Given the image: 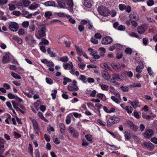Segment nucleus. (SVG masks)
<instances>
[{
  "mask_svg": "<svg viewBox=\"0 0 157 157\" xmlns=\"http://www.w3.org/2000/svg\"><path fill=\"white\" fill-rule=\"evenodd\" d=\"M125 127H128L133 131H136L138 129L137 127L132 121H127L123 124Z\"/></svg>",
  "mask_w": 157,
  "mask_h": 157,
  "instance_id": "f257e3e1",
  "label": "nucleus"
},
{
  "mask_svg": "<svg viewBox=\"0 0 157 157\" xmlns=\"http://www.w3.org/2000/svg\"><path fill=\"white\" fill-rule=\"evenodd\" d=\"M98 10L99 13L104 16H107L109 14V10L105 7L100 6L98 7Z\"/></svg>",
  "mask_w": 157,
  "mask_h": 157,
  "instance_id": "f03ea898",
  "label": "nucleus"
},
{
  "mask_svg": "<svg viewBox=\"0 0 157 157\" xmlns=\"http://www.w3.org/2000/svg\"><path fill=\"white\" fill-rule=\"evenodd\" d=\"M47 29L45 26L41 25L39 27L38 31L39 36L41 37H44L46 35V32Z\"/></svg>",
  "mask_w": 157,
  "mask_h": 157,
  "instance_id": "7ed1b4c3",
  "label": "nucleus"
},
{
  "mask_svg": "<svg viewBox=\"0 0 157 157\" xmlns=\"http://www.w3.org/2000/svg\"><path fill=\"white\" fill-rule=\"evenodd\" d=\"M69 132L74 137L77 138L79 136L78 132L73 127H69L68 129Z\"/></svg>",
  "mask_w": 157,
  "mask_h": 157,
  "instance_id": "20e7f679",
  "label": "nucleus"
},
{
  "mask_svg": "<svg viewBox=\"0 0 157 157\" xmlns=\"http://www.w3.org/2000/svg\"><path fill=\"white\" fill-rule=\"evenodd\" d=\"M18 24L15 22H12L10 24L9 28L11 31L13 32H16L18 28Z\"/></svg>",
  "mask_w": 157,
  "mask_h": 157,
  "instance_id": "39448f33",
  "label": "nucleus"
},
{
  "mask_svg": "<svg viewBox=\"0 0 157 157\" xmlns=\"http://www.w3.org/2000/svg\"><path fill=\"white\" fill-rule=\"evenodd\" d=\"M112 41V38L110 36H107L102 39L101 43L103 44H110Z\"/></svg>",
  "mask_w": 157,
  "mask_h": 157,
  "instance_id": "423d86ee",
  "label": "nucleus"
},
{
  "mask_svg": "<svg viewBox=\"0 0 157 157\" xmlns=\"http://www.w3.org/2000/svg\"><path fill=\"white\" fill-rule=\"evenodd\" d=\"M142 145L144 147L147 148L149 151H152L154 148V145L151 143L144 142L142 143Z\"/></svg>",
  "mask_w": 157,
  "mask_h": 157,
  "instance_id": "0eeeda50",
  "label": "nucleus"
},
{
  "mask_svg": "<svg viewBox=\"0 0 157 157\" xmlns=\"http://www.w3.org/2000/svg\"><path fill=\"white\" fill-rule=\"evenodd\" d=\"M115 117H111L108 120L107 126L108 127H109L113 124L117 122V121L115 120Z\"/></svg>",
  "mask_w": 157,
  "mask_h": 157,
  "instance_id": "6e6552de",
  "label": "nucleus"
},
{
  "mask_svg": "<svg viewBox=\"0 0 157 157\" xmlns=\"http://www.w3.org/2000/svg\"><path fill=\"white\" fill-rule=\"evenodd\" d=\"M88 50L90 51V54L93 56L94 58L95 59H98L100 58V56L97 54V51H94L93 49L89 48Z\"/></svg>",
  "mask_w": 157,
  "mask_h": 157,
  "instance_id": "1a4fd4ad",
  "label": "nucleus"
},
{
  "mask_svg": "<svg viewBox=\"0 0 157 157\" xmlns=\"http://www.w3.org/2000/svg\"><path fill=\"white\" fill-rule=\"evenodd\" d=\"M147 27L145 25H143L139 26L137 29L138 32L140 34L143 33L147 30Z\"/></svg>",
  "mask_w": 157,
  "mask_h": 157,
  "instance_id": "9d476101",
  "label": "nucleus"
},
{
  "mask_svg": "<svg viewBox=\"0 0 157 157\" xmlns=\"http://www.w3.org/2000/svg\"><path fill=\"white\" fill-rule=\"evenodd\" d=\"M25 40L28 42L29 44L31 45L33 43L36 44V41L33 39V37L32 36L30 35H28L25 38Z\"/></svg>",
  "mask_w": 157,
  "mask_h": 157,
  "instance_id": "9b49d317",
  "label": "nucleus"
},
{
  "mask_svg": "<svg viewBox=\"0 0 157 157\" xmlns=\"http://www.w3.org/2000/svg\"><path fill=\"white\" fill-rule=\"evenodd\" d=\"M153 133V130L151 129H147L144 133V137L146 138H149L152 136Z\"/></svg>",
  "mask_w": 157,
  "mask_h": 157,
  "instance_id": "f8f14e48",
  "label": "nucleus"
},
{
  "mask_svg": "<svg viewBox=\"0 0 157 157\" xmlns=\"http://www.w3.org/2000/svg\"><path fill=\"white\" fill-rule=\"evenodd\" d=\"M110 92L112 94L116 95L117 97L120 98V94L117 91H115L114 88L112 86H110L109 87Z\"/></svg>",
  "mask_w": 157,
  "mask_h": 157,
  "instance_id": "ddd939ff",
  "label": "nucleus"
},
{
  "mask_svg": "<svg viewBox=\"0 0 157 157\" xmlns=\"http://www.w3.org/2000/svg\"><path fill=\"white\" fill-rule=\"evenodd\" d=\"M43 4L46 6L55 7L56 5L55 2L53 1H49L43 3Z\"/></svg>",
  "mask_w": 157,
  "mask_h": 157,
  "instance_id": "4468645a",
  "label": "nucleus"
},
{
  "mask_svg": "<svg viewBox=\"0 0 157 157\" xmlns=\"http://www.w3.org/2000/svg\"><path fill=\"white\" fill-rule=\"evenodd\" d=\"M67 89L68 90L72 91H77L78 89L76 84H73L72 86H68Z\"/></svg>",
  "mask_w": 157,
  "mask_h": 157,
  "instance_id": "2eb2a0df",
  "label": "nucleus"
},
{
  "mask_svg": "<svg viewBox=\"0 0 157 157\" xmlns=\"http://www.w3.org/2000/svg\"><path fill=\"white\" fill-rule=\"evenodd\" d=\"M111 66L115 70L119 71L120 70V67L119 63H113L111 64Z\"/></svg>",
  "mask_w": 157,
  "mask_h": 157,
  "instance_id": "dca6fc26",
  "label": "nucleus"
},
{
  "mask_svg": "<svg viewBox=\"0 0 157 157\" xmlns=\"http://www.w3.org/2000/svg\"><path fill=\"white\" fill-rule=\"evenodd\" d=\"M101 74L104 78L106 80H108L110 76L108 72L105 70H103L101 71Z\"/></svg>",
  "mask_w": 157,
  "mask_h": 157,
  "instance_id": "f3484780",
  "label": "nucleus"
},
{
  "mask_svg": "<svg viewBox=\"0 0 157 157\" xmlns=\"http://www.w3.org/2000/svg\"><path fill=\"white\" fill-rule=\"evenodd\" d=\"M56 1L60 8H65L66 5L65 3L63 2V0H57Z\"/></svg>",
  "mask_w": 157,
  "mask_h": 157,
  "instance_id": "a211bd4d",
  "label": "nucleus"
},
{
  "mask_svg": "<svg viewBox=\"0 0 157 157\" xmlns=\"http://www.w3.org/2000/svg\"><path fill=\"white\" fill-rule=\"evenodd\" d=\"M116 98L114 96H112L111 97V99L116 103L117 104H120L121 103V96H120V98Z\"/></svg>",
  "mask_w": 157,
  "mask_h": 157,
  "instance_id": "6ab92c4d",
  "label": "nucleus"
},
{
  "mask_svg": "<svg viewBox=\"0 0 157 157\" xmlns=\"http://www.w3.org/2000/svg\"><path fill=\"white\" fill-rule=\"evenodd\" d=\"M10 61V57L9 56L6 55L3 57L2 61L3 63H9Z\"/></svg>",
  "mask_w": 157,
  "mask_h": 157,
  "instance_id": "aec40b11",
  "label": "nucleus"
},
{
  "mask_svg": "<svg viewBox=\"0 0 157 157\" xmlns=\"http://www.w3.org/2000/svg\"><path fill=\"white\" fill-rule=\"evenodd\" d=\"M83 5L85 6L88 8H90L92 6L90 1L88 0H84Z\"/></svg>",
  "mask_w": 157,
  "mask_h": 157,
  "instance_id": "412c9836",
  "label": "nucleus"
},
{
  "mask_svg": "<svg viewBox=\"0 0 157 157\" xmlns=\"http://www.w3.org/2000/svg\"><path fill=\"white\" fill-rule=\"evenodd\" d=\"M130 20L131 21L132 20L137 21L138 19V17H136L134 13H131L129 15Z\"/></svg>",
  "mask_w": 157,
  "mask_h": 157,
  "instance_id": "4be33fe9",
  "label": "nucleus"
},
{
  "mask_svg": "<svg viewBox=\"0 0 157 157\" xmlns=\"http://www.w3.org/2000/svg\"><path fill=\"white\" fill-rule=\"evenodd\" d=\"M122 76V75H119L117 74H114L112 76L116 80L119 81V80H122V78L121 76Z\"/></svg>",
  "mask_w": 157,
  "mask_h": 157,
  "instance_id": "5701e85b",
  "label": "nucleus"
},
{
  "mask_svg": "<svg viewBox=\"0 0 157 157\" xmlns=\"http://www.w3.org/2000/svg\"><path fill=\"white\" fill-rule=\"evenodd\" d=\"M40 5L36 3L35 2L33 3L29 7V9L33 10L39 6Z\"/></svg>",
  "mask_w": 157,
  "mask_h": 157,
  "instance_id": "b1692460",
  "label": "nucleus"
},
{
  "mask_svg": "<svg viewBox=\"0 0 157 157\" xmlns=\"http://www.w3.org/2000/svg\"><path fill=\"white\" fill-rule=\"evenodd\" d=\"M22 13L23 15L27 18H30L32 16V14H29V12L26 11H23Z\"/></svg>",
  "mask_w": 157,
  "mask_h": 157,
  "instance_id": "393cba45",
  "label": "nucleus"
},
{
  "mask_svg": "<svg viewBox=\"0 0 157 157\" xmlns=\"http://www.w3.org/2000/svg\"><path fill=\"white\" fill-rule=\"evenodd\" d=\"M75 47L78 54L79 56H81L83 53L82 49L78 46H77L76 45H75Z\"/></svg>",
  "mask_w": 157,
  "mask_h": 157,
  "instance_id": "a878e982",
  "label": "nucleus"
},
{
  "mask_svg": "<svg viewBox=\"0 0 157 157\" xmlns=\"http://www.w3.org/2000/svg\"><path fill=\"white\" fill-rule=\"evenodd\" d=\"M59 127L60 128V132L61 133L64 134H65V127L64 124L63 123L60 124L59 125Z\"/></svg>",
  "mask_w": 157,
  "mask_h": 157,
  "instance_id": "bb28decb",
  "label": "nucleus"
},
{
  "mask_svg": "<svg viewBox=\"0 0 157 157\" xmlns=\"http://www.w3.org/2000/svg\"><path fill=\"white\" fill-rule=\"evenodd\" d=\"M10 73L11 75L13 78L18 79H20L21 78V76L17 73H15L13 71H11Z\"/></svg>",
  "mask_w": 157,
  "mask_h": 157,
  "instance_id": "cd10ccee",
  "label": "nucleus"
},
{
  "mask_svg": "<svg viewBox=\"0 0 157 157\" xmlns=\"http://www.w3.org/2000/svg\"><path fill=\"white\" fill-rule=\"evenodd\" d=\"M79 79L80 80L82 81L84 83H86L87 82L86 78L84 75H80L79 77Z\"/></svg>",
  "mask_w": 157,
  "mask_h": 157,
  "instance_id": "c85d7f7f",
  "label": "nucleus"
},
{
  "mask_svg": "<svg viewBox=\"0 0 157 157\" xmlns=\"http://www.w3.org/2000/svg\"><path fill=\"white\" fill-rule=\"evenodd\" d=\"M130 102L134 108H136L137 106H138L139 102L138 101H135L133 102L130 101Z\"/></svg>",
  "mask_w": 157,
  "mask_h": 157,
  "instance_id": "c756f323",
  "label": "nucleus"
},
{
  "mask_svg": "<svg viewBox=\"0 0 157 157\" xmlns=\"http://www.w3.org/2000/svg\"><path fill=\"white\" fill-rule=\"evenodd\" d=\"M38 116L43 120L45 122H48V121L43 116L42 113L40 112H39L38 113Z\"/></svg>",
  "mask_w": 157,
  "mask_h": 157,
  "instance_id": "7c9ffc66",
  "label": "nucleus"
},
{
  "mask_svg": "<svg viewBox=\"0 0 157 157\" xmlns=\"http://www.w3.org/2000/svg\"><path fill=\"white\" fill-rule=\"evenodd\" d=\"M118 46L119 47H122V46L120 44H115L112 46H111L109 47V50L110 51H112L114 50L116 47H117V46Z\"/></svg>",
  "mask_w": 157,
  "mask_h": 157,
  "instance_id": "2f4dec72",
  "label": "nucleus"
},
{
  "mask_svg": "<svg viewBox=\"0 0 157 157\" xmlns=\"http://www.w3.org/2000/svg\"><path fill=\"white\" fill-rule=\"evenodd\" d=\"M64 81L63 82V83L64 85H66L67 82H71L72 80L71 79L67 78V77H65L63 78Z\"/></svg>",
  "mask_w": 157,
  "mask_h": 157,
  "instance_id": "473e14b6",
  "label": "nucleus"
},
{
  "mask_svg": "<svg viewBox=\"0 0 157 157\" xmlns=\"http://www.w3.org/2000/svg\"><path fill=\"white\" fill-rule=\"evenodd\" d=\"M102 68L108 71L110 69V67L106 63H104L101 65Z\"/></svg>",
  "mask_w": 157,
  "mask_h": 157,
  "instance_id": "72a5a7b5",
  "label": "nucleus"
},
{
  "mask_svg": "<svg viewBox=\"0 0 157 157\" xmlns=\"http://www.w3.org/2000/svg\"><path fill=\"white\" fill-rule=\"evenodd\" d=\"M22 2L23 5L26 7L28 6L30 4V2L29 0H22Z\"/></svg>",
  "mask_w": 157,
  "mask_h": 157,
  "instance_id": "f704fd0d",
  "label": "nucleus"
},
{
  "mask_svg": "<svg viewBox=\"0 0 157 157\" xmlns=\"http://www.w3.org/2000/svg\"><path fill=\"white\" fill-rule=\"evenodd\" d=\"M59 60L60 61L63 62H66L68 61L69 59L67 56H65L60 58Z\"/></svg>",
  "mask_w": 157,
  "mask_h": 157,
  "instance_id": "c9c22d12",
  "label": "nucleus"
},
{
  "mask_svg": "<svg viewBox=\"0 0 157 157\" xmlns=\"http://www.w3.org/2000/svg\"><path fill=\"white\" fill-rule=\"evenodd\" d=\"M33 127L34 129L37 130L38 129H39L38 125L37 123L36 120H34V122L33 121Z\"/></svg>",
  "mask_w": 157,
  "mask_h": 157,
  "instance_id": "e433bc0d",
  "label": "nucleus"
},
{
  "mask_svg": "<svg viewBox=\"0 0 157 157\" xmlns=\"http://www.w3.org/2000/svg\"><path fill=\"white\" fill-rule=\"evenodd\" d=\"M67 5L71 7H73V2L72 0H67Z\"/></svg>",
  "mask_w": 157,
  "mask_h": 157,
  "instance_id": "4c0bfd02",
  "label": "nucleus"
},
{
  "mask_svg": "<svg viewBox=\"0 0 157 157\" xmlns=\"http://www.w3.org/2000/svg\"><path fill=\"white\" fill-rule=\"evenodd\" d=\"M29 25V22L28 21H24L22 24V25L25 28H27Z\"/></svg>",
  "mask_w": 157,
  "mask_h": 157,
  "instance_id": "58836bf2",
  "label": "nucleus"
},
{
  "mask_svg": "<svg viewBox=\"0 0 157 157\" xmlns=\"http://www.w3.org/2000/svg\"><path fill=\"white\" fill-rule=\"evenodd\" d=\"M126 8V6L124 4H120L119 5V8L121 10H125Z\"/></svg>",
  "mask_w": 157,
  "mask_h": 157,
  "instance_id": "ea45409f",
  "label": "nucleus"
},
{
  "mask_svg": "<svg viewBox=\"0 0 157 157\" xmlns=\"http://www.w3.org/2000/svg\"><path fill=\"white\" fill-rule=\"evenodd\" d=\"M125 53L127 54L130 55L132 52V50L130 48H127L124 50Z\"/></svg>",
  "mask_w": 157,
  "mask_h": 157,
  "instance_id": "a19ab883",
  "label": "nucleus"
},
{
  "mask_svg": "<svg viewBox=\"0 0 157 157\" xmlns=\"http://www.w3.org/2000/svg\"><path fill=\"white\" fill-rule=\"evenodd\" d=\"M124 74H125V75H127L128 77H130V78L132 77L133 76V73L131 71H125L124 72Z\"/></svg>",
  "mask_w": 157,
  "mask_h": 157,
  "instance_id": "79ce46f5",
  "label": "nucleus"
},
{
  "mask_svg": "<svg viewBox=\"0 0 157 157\" xmlns=\"http://www.w3.org/2000/svg\"><path fill=\"white\" fill-rule=\"evenodd\" d=\"M29 152L31 154L32 157L33 156V149L32 146L30 144H29Z\"/></svg>",
  "mask_w": 157,
  "mask_h": 157,
  "instance_id": "37998d69",
  "label": "nucleus"
},
{
  "mask_svg": "<svg viewBox=\"0 0 157 157\" xmlns=\"http://www.w3.org/2000/svg\"><path fill=\"white\" fill-rule=\"evenodd\" d=\"M126 110L127 113H131L132 111V109L131 106H127L126 108Z\"/></svg>",
  "mask_w": 157,
  "mask_h": 157,
  "instance_id": "c03bdc74",
  "label": "nucleus"
},
{
  "mask_svg": "<svg viewBox=\"0 0 157 157\" xmlns=\"http://www.w3.org/2000/svg\"><path fill=\"white\" fill-rule=\"evenodd\" d=\"M90 41L92 43L94 44H97L98 43V40L95 39L93 37H92L91 38Z\"/></svg>",
  "mask_w": 157,
  "mask_h": 157,
  "instance_id": "a18cd8bd",
  "label": "nucleus"
},
{
  "mask_svg": "<svg viewBox=\"0 0 157 157\" xmlns=\"http://www.w3.org/2000/svg\"><path fill=\"white\" fill-rule=\"evenodd\" d=\"M57 93V91L56 90H53V93L51 94V95L52 96V98L53 99H55L56 98V95Z\"/></svg>",
  "mask_w": 157,
  "mask_h": 157,
  "instance_id": "49530a36",
  "label": "nucleus"
},
{
  "mask_svg": "<svg viewBox=\"0 0 157 157\" xmlns=\"http://www.w3.org/2000/svg\"><path fill=\"white\" fill-rule=\"evenodd\" d=\"M52 15V13L51 12H47L45 13L44 16L48 18H50Z\"/></svg>",
  "mask_w": 157,
  "mask_h": 157,
  "instance_id": "de8ad7c7",
  "label": "nucleus"
},
{
  "mask_svg": "<svg viewBox=\"0 0 157 157\" xmlns=\"http://www.w3.org/2000/svg\"><path fill=\"white\" fill-rule=\"evenodd\" d=\"M9 9L10 10L12 11L15 9L16 7L15 5L12 4H9Z\"/></svg>",
  "mask_w": 157,
  "mask_h": 157,
  "instance_id": "09e8293b",
  "label": "nucleus"
},
{
  "mask_svg": "<svg viewBox=\"0 0 157 157\" xmlns=\"http://www.w3.org/2000/svg\"><path fill=\"white\" fill-rule=\"evenodd\" d=\"M101 37L102 36L99 33H96L94 35V37L97 39H101Z\"/></svg>",
  "mask_w": 157,
  "mask_h": 157,
  "instance_id": "8fccbe9b",
  "label": "nucleus"
},
{
  "mask_svg": "<svg viewBox=\"0 0 157 157\" xmlns=\"http://www.w3.org/2000/svg\"><path fill=\"white\" fill-rule=\"evenodd\" d=\"M86 139L89 141H92V139L91 136L89 134H86L85 136Z\"/></svg>",
  "mask_w": 157,
  "mask_h": 157,
  "instance_id": "3c124183",
  "label": "nucleus"
},
{
  "mask_svg": "<svg viewBox=\"0 0 157 157\" xmlns=\"http://www.w3.org/2000/svg\"><path fill=\"white\" fill-rule=\"evenodd\" d=\"M22 92H23L25 95H26L28 97L31 98L32 97V96L31 95L29 94V93L30 92V91H29L28 93H26V92L25 91H22Z\"/></svg>",
  "mask_w": 157,
  "mask_h": 157,
  "instance_id": "603ef678",
  "label": "nucleus"
},
{
  "mask_svg": "<svg viewBox=\"0 0 157 157\" xmlns=\"http://www.w3.org/2000/svg\"><path fill=\"white\" fill-rule=\"evenodd\" d=\"M121 88L124 92H128V87L127 86H122L121 87Z\"/></svg>",
  "mask_w": 157,
  "mask_h": 157,
  "instance_id": "864d4df0",
  "label": "nucleus"
},
{
  "mask_svg": "<svg viewBox=\"0 0 157 157\" xmlns=\"http://www.w3.org/2000/svg\"><path fill=\"white\" fill-rule=\"evenodd\" d=\"M108 87V86L106 85H101V88L103 90H107Z\"/></svg>",
  "mask_w": 157,
  "mask_h": 157,
  "instance_id": "5fc2aeb1",
  "label": "nucleus"
},
{
  "mask_svg": "<svg viewBox=\"0 0 157 157\" xmlns=\"http://www.w3.org/2000/svg\"><path fill=\"white\" fill-rule=\"evenodd\" d=\"M147 5L149 6H151L154 5V1L153 0H149L147 2Z\"/></svg>",
  "mask_w": 157,
  "mask_h": 157,
  "instance_id": "6e6d98bb",
  "label": "nucleus"
},
{
  "mask_svg": "<svg viewBox=\"0 0 157 157\" xmlns=\"http://www.w3.org/2000/svg\"><path fill=\"white\" fill-rule=\"evenodd\" d=\"M29 29H30V32L34 31L35 29V25L34 24L31 25L29 26Z\"/></svg>",
  "mask_w": 157,
  "mask_h": 157,
  "instance_id": "4d7b16f0",
  "label": "nucleus"
},
{
  "mask_svg": "<svg viewBox=\"0 0 157 157\" xmlns=\"http://www.w3.org/2000/svg\"><path fill=\"white\" fill-rule=\"evenodd\" d=\"M18 33L19 35H22L25 33L24 30L22 29H19Z\"/></svg>",
  "mask_w": 157,
  "mask_h": 157,
  "instance_id": "13d9d810",
  "label": "nucleus"
},
{
  "mask_svg": "<svg viewBox=\"0 0 157 157\" xmlns=\"http://www.w3.org/2000/svg\"><path fill=\"white\" fill-rule=\"evenodd\" d=\"M7 96L9 99H13L15 98L16 96L11 93H9L7 95Z\"/></svg>",
  "mask_w": 157,
  "mask_h": 157,
  "instance_id": "bf43d9fd",
  "label": "nucleus"
},
{
  "mask_svg": "<svg viewBox=\"0 0 157 157\" xmlns=\"http://www.w3.org/2000/svg\"><path fill=\"white\" fill-rule=\"evenodd\" d=\"M47 65L48 67H53L54 66V64L52 61H48V62L47 64Z\"/></svg>",
  "mask_w": 157,
  "mask_h": 157,
  "instance_id": "052dcab7",
  "label": "nucleus"
},
{
  "mask_svg": "<svg viewBox=\"0 0 157 157\" xmlns=\"http://www.w3.org/2000/svg\"><path fill=\"white\" fill-rule=\"evenodd\" d=\"M53 140L54 143L56 144H58L60 143V141L57 138H53Z\"/></svg>",
  "mask_w": 157,
  "mask_h": 157,
  "instance_id": "680f3d73",
  "label": "nucleus"
},
{
  "mask_svg": "<svg viewBox=\"0 0 157 157\" xmlns=\"http://www.w3.org/2000/svg\"><path fill=\"white\" fill-rule=\"evenodd\" d=\"M78 29L79 30L80 32H82L84 29V27L82 25H80L78 26Z\"/></svg>",
  "mask_w": 157,
  "mask_h": 157,
  "instance_id": "e2e57ef3",
  "label": "nucleus"
},
{
  "mask_svg": "<svg viewBox=\"0 0 157 157\" xmlns=\"http://www.w3.org/2000/svg\"><path fill=\"white\" fill-rule=\"evenodd\" d=\"M147 71H148L149 74L150 76H151L153 75V73L152 71V70L151 69V67H148V68Z\"/></svg>",
  "mask_w": 157,
  "mask_h": 157,
  "instance_id": "0e129e2a",
  "label": "nucleus"
},
{
  "mask_svg": "<svg viewBox=\"0 0 157 157\" xmlns=\"http://www.w3.org/2000/svg\"><path fill=\"white\" fill-rule=\"evenodd\" d=\"M148 41V39L147 38H144L143 39V42L144 45H146L147 44Z\"/></svg>",
  "mask_w": 157,
  "mask_h": 157,
  "instance_id": "69168bd1",
  "label": "nucleus"
},
{
  "mask_svg": "<svg viewBox=\"0 0 157 157\" xmlns=\"http://www.w3.org/2000/svg\"><path fill=\"white\" fill-rule=\"evenodd\" d=\"M46 82L48 84H51L53 83L52 80L50 78H46Z\"/></svg>",
  "mask_w": 157,
  "mask_h": 157,
  "instance_id": "338daca9",
  "label": "nucleus"
},
{
  "mask_svg": "<svg viewBox=\"0 0 157 157\" xmlns=\"http://www.w3.org/2000/svg\"><path fill=\"white\" fill-rule=\"evenodd\" d=\"M151 140L153 143L157 144V138L154 137L151 138Z\"/></svg>",
  "mask_w": 157,
  "mask_h": 157,
  "instance_id": "774afa93",
  "label": "nucleus"
}]
</instances>
